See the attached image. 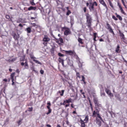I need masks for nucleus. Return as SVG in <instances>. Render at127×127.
Returning a JSON list of instances; mask_svg holds the SVG:
<instances>
[{"mask_svg": "<svg viewBox=\"0 0 127 127\" xmlns=\"http://www.w3.org/2000/svg\"><path fill=\"white\" fill-rule=\"evenodd\" d=\"M27 32L28 33H30L31 31V28L30 27H28L26 29Z\"/></svg>", "mask_w": 127, "mask_h": 127, "instance_id": "aec40b11", "label": "nucleus"}, {"mask_svg": "<svg viewBox=\"0 0 127 127\" xmlns=\"http://www.w3.org/2000/svg\"><path fill=\"white\" fill-rule=\"evenodd\" d=\"M34 17H31V19L32 20H34L36 19L37 18V14L36 13L34 14Z\"/></svg>", "mask_w": 127, "mask_h": 127, "instance_id": "4468645a", "label": "nucleus"}, {"mask_svg": "<svg viewBox=\"0 0 127 127\" xmlns=\"http://www.w3.org/2000/svg\"><path fill=\"white\" fill-rule=\"evenodd\" d=\"M54 48L53 47H52L51 49V51L52 53H54Z\"/></svg>", "mask_w": 127, "mask_h": 127, "instance_id": "58836bf2", "label": "nucleus"}, {"mask_svg": "<svg viewBox=\"0 0 127 127\" xmlns=\"http://www.w3.org/2000/svg\"><path fill=\"white\" fill-rule=\"evenodd\" d=\"M96 122L97 123V124L99 125V126L100 127L101 126V122L100 121H98L97 122Z\"/></svg>", "mask_w": 127, "mask_h": 127, "instance_id": "f704fd0d", "label": "nucleus"}, {"mask_svg": "<svg viewBox=\"0 0 127 127\" xmlns=\"http://www.w3.org/2000/svg\"><path fill=\"white\" fill-rule=\"evenodd\" d=\"M120 10L121 11V12L123 14H125V13L124 12V10L122 7H121V8H120Z\"/></svg>", "mask_w": 127, "mask_h": 127, "instance_id": "7c9ffc66", "label": "nucleus"}, {"mask_svg": "<svg viewBox=\"0 0 127 127\" xmlns=\"http://www.w3.org/2000/svg\"><path fill=\"white\" fill-rule=\"evenodd\" d=\"M122 3H123L124 6H125V4L124 2V1L123 0H122Z\"/></svg>", "mask_w": 127, "mask_h": 127, "instance_id": "e2e57ef3", "label": "nucleus"}, {"mask_svg": "<svg viewBox=\"0 0 127 127\" xmlns=\"http://www.w3.org/2000/svg\"><path fill=\"white\" fill-rule=\"evenodd\" d=\"M59 39H60V41L61 43H63V39L61 37H60L59 38Z\"/></svg>", "mask_w": 127, "mask_h": 127, "instance_id": "79ce46f5", "label": "nucleus"}, {"mask_svg": "<svg viewBox=\"0 0 127 127\" xmlns=\"http://www.w3.org/2000/svg\"><path fill=\"white\" fill-rule=\"evenodd\" d=\"M71 98H68V100H65L66 102V103H68L69 102H71Z\"/></svg>", "mask_w": 127, "mask_h": 127, "instance_id": "f3484780", "label": "nucleus"}, {"mask_svg": "<svg viewBox=\"0 0 127 127\" xmlns=\"http://www.w3.org/2000/svg\"><path fill=\"white\" fill-rule=\"evenodd\" d=\"M82 39L81 38H78V41L80 43L82 44L83 43V42H82Z\"/></svg>", "mask_w": 127, "mask_h": 127, "instance_id": "bb28decb", "label": "nucleus"}, {"mask_svg": "<svg viewBox=\"0 0 127 127\" xmlns=\"http://www.w3.org/2000/svg\"><path fill=\"white\" fill-rule=\"evenodd\" d=\"M116 17L117 18H118L120 20L122 21V18L120 15H117Z\"/></svg>", "mask_w": 127, "mask_h": 127, "instance_id": "a878e982", "label": "nucleus"}, {"mask_svg": "<svg viewBox=\"0 0 127 127\" xmlns=\"http://www.w3.org/2000/svg\"><path fill=\"white\" fill-rule=\"evenodd\" d=\"M88 116H86L85 119L84 120V121H88Z\"/></svg>", "mask_w": 127, "mask_h": 127, "instance_id": "c03bdc74", "label": "nucleus"}, {"mask_svg": "<svg viewBox=\"0 0 127 127\" xmlns=\"http://www.w3.org/2000/svg\"><path fill=\"white\" fill-rule=\"evenodd\" d=\"M108 30L109 31H110V32L111 33H112L113 34H114V32L113 31L111 28L109 29Z\"/></svg>", "mask_w": 127, "mask_h": 127, "instance_id": "c85d7f7f", "label": "nucleus"}, {"mask_svg": "<svg viewBox=\"0 0 127 127\" xmlns=\"http://www.w3.org/2000/svg\"><path fill=\"white\" fill-rule=\"evenodd\" d=\"M106 26L107 27H106V28L107 29H109L111 27L110 25L108 23H107L106 24Z\"/></svg>", "mask_w": 127, "mask_h": 127, "instance_id": "2f4dec72", "label": "nucleus"}, {"mask_svg": "<svg viewBox=\"0 0 127 127\" xmlns=\"http://www.w3.org/2000/svg\"><path fill=\"white\" fill-rule=\"evenodd\" d=\"M25 67L26 68H27L28 67V65L27 63V62L26 60V61L25 62Z\"/></svg>", "mask_w": 127, "mask_h": 127, "instance_id": "cd10ccee", "label": "nucleus"}, {"mask_svg": "<svg viewBox=\"0 0 127 127\" xmlns=\"http://www.w3.org/2000/svg\"><path fill=\"white\" fill-rule=\"evenodd\" d=\"M31 24L32 25V26L35 27L37 26L35 23H31Z\"/></svg>", "mask_w": 127, "mask_h": 127, "instance_id": "8fccbe9b", "label": "nucleus"}, {"mask_svg": "<svg viewBox=\"0 0 127 127\" xmlns=\"http://www.w3.org/2000/svg\"><path fill=\"white\" fill-rule=\"evenodd\" d=\"M46 126L48 127H51V126L47 124L46 125Z\"/></svg>", "mask_w": 127, "mask_h": 127, "instance_id": "774afa93", "label": "nucleus"}, {"mask_svg": "<svg viewBox=\"0 0 127 127\" xmlns=\"http://www.w3.org/2000/svg\"><path fill=\"white\" fill-rule=\"evenodd\" d=\"M84 10L85 12H86V7H84Z\"/></svg>", "mask_w": 127, "mask_h": 127, "instance_id": "052dcab7", "label": "nucleus"}, {"mask_svg": "<svg viewBox=\"0 0 127 127\" xmlns=\"http://www.w3.org/2000/svg\"><path fill=\"white\" fill-rule=\"evenodd\" d=\"M101 96H102V95H103V96H104L105 95V94L104 93V90H103L102 89V90L101 89Z\"/></svg>", "mask_w": 127, "mask_h": 127, "instance_id": "2eb2a0df", "label": "nucleus"}, {"mask_svg": "<svg viewBox=\"0 0 127 127\" xmlns=\"http://www.w3.org/2000/svg\"><path fill=\"white\" fill-rule=\"evenodd\" d=\"M51 112V109H49L48 112L46 114L47 115H48Z\"/></svg>", "mask_w": 127, "mask_h": 127, "instance_id": "c9c22d12", "label": "nucleus"}, {"mask_svg": "<svg viewBox=\"0 0 127 127\" xmlns=\"http://www.w3.org/2000/svg\"><path fill=\"white\" fill-rule=\"evenodd\" d=\"M64 90H62L61 91H61H59L57 93V94L58 93H60V95L61 96H63V95L64 93Z\"/></svg>", "mask_w": 127, "mask_h": 127, "instance_id": "dca6fc26", "label": "nucleus"}, {"mask_svg": "<svg viewBox=\"0 0 127 127\" xmlns=\"http://www.w3.org/2000/svg\"><path fill=\"white\" fill-rule=\"evenodd\" d=\"M78 65L79 67L81 68L82 67V64L81 63L80 61H79L78 63Z\"/></svg>", "mask_w": 127, "mask_h": 127, "instance_id": "c756f323", "label": "nucleus"}, {"mask_svg": "<svg viewBox=\"0 0 127 127\" xmlns=\"http://www.w3.org/2000/svg\"><path fill=\"white\" fill-rule=\"evenodd\" d=\"M62 79V80H63V81L64 82V83H65L67 81L65 79H63V78Z\"/></svg>", "mask_w": 127, "mask_h": 127, "instance_id": "603ef678", "label": "nucleus"}, {"mask_svg": "<svg viewBox=\"0 0 127 127\" xmlns=\"http://www.w3.org/2000/svg\"><path fill=\"white\" fill-rule=\"evenodd\" d=\"M112 18L114 19L115 20L117 21L118 20V19L115 16L113 15L112 17Z\"/></svg>", "mask_w": 127, "mask_h": 127, "instance_id": "ea45409f", "label": "nucleus"}, {"mask_svg": "<svg viewBox=\"0 0 127 127\" xmlns=\"http://www.w3.org/2000/svg\"><path fill=\"white\" fill-rule=\"evenodd\" d=\"M33 61L36 63H37L39 64H41V63L37 60L33 59Z\"/></svg>", "mask_w": 127, "mask_h": 127, "instance_id": "393cba45", "label": "nucleus"}, {"mask_svg": "<svg viewBox=\"0 0 127 127\" xmlns=\"http://www.w3.org/2000/svg\"><path fill=\"white\" fill-rule=\"evenodd\" d=\"M115 51L117 53H119L120 52V51H119V49L116 48V49L115 50Z\"/></svg>", "mask_w": 127, "mask_h": 127, "instance_id": "de8ad7c7", "label": "nucleus"}, {"mask_svg": "<svg viewBox=\"0 0 127 127\" xmlns=\"http://www.w3.org/2000/svg\"><path fill=\"white\" fill-rule=\"evenodd\" d=\"M118 5L119 6V7L120 8H121V7H122L121 6V5H120V4L119 3V2H118Z\"/></svg>", "mask_w": 127, "mask_h": 127, "instance_id": "4d7b16f0", "label": "nucleus"}, {"mask_svg": "<svg viewBox=\"0 0 127 127\" xmlns=\"http://www.w3.org/2000/svg\"><path fill=\"white\" fill-rule=\"evenodd\" d=\"M71 12L70 10H68L67 11V12L66 13V15H68Z\"/></svg>", "mask_w": 127, "mask_h": 127, "instance_id": "72a5a7b5", "label": "nucleus"}, {"mask_svg": "<svg viewBox=\"0 0 127 127\" xmlns=\"http://www.w3.org/2000/svg\"><path fill=\"white\" fill-rule=\"evenodd\" d=\"M36 9V7H33L32 6H31L28 8V10H35Z\"/></svg>", "mask_w": 127, "mask_h": 127, "instance_id": "9d476101", "label": "nucleus"}, {"mask_svg": "<svg viewBox=\"0 0 127 127\" xmlns=\"http://www.w3.org/2000/svg\"><path fill=\"white\" fill-rule=\"evenodd\" d=\"M94 102L96 107L98 108L100 106V105L97 103V101L95 100Z\"/></svg>", "mask_w": 127, "mask_h": 127, "instance_id": "f8f14e48", "label": "nucleus"}, {"mask_svg": "<svg viewBox=\"0 0 127 127\" xmlns=\"http://www.w3.org/2000/svg\"><path fill=\"white\" fill-rule=\"evenodd\" d=\"M14 79L12 80V85H14Z\"/></svg>", "mask_w": 127, "mask_h": 127, "instance_id": "bf43d9fd", "label": "nucleus"}, {"mask_svg": "<svg viewBox=\"0 0 127 127\" xmlns=\"http://www.w3.org/2000/svg\"><path fill=\"white\" fill-rule=\"evenodd\" d=\"M40 73L41 74H43L44 73V71L43 70H40Z\"/></svg>", "mask_w": 127, "mask_h": 127, "instance_id": "3c124183", "label": "nucleus"}, {"mask_svg": "<svg viewBox=\"0 0 127 127\" xmlns=\"http://www.w3.org/2000/svg\"><path fill=\"white\" fill-rule=\"evenodd\" d=\"M61 63L62 65L63 66H64V60H62V61H61Z\"/></svg>", "mask_w": 127, "mask_h": 127, "instance_id": "09e8293b", "label": "nucleus"}, {"mask_svg": "<svg viewBox=\"0 0 127 127\" xmlns=\"http://www.w3.org/2000/svg\"><path fill=\"white\" fill-rule=\"evenodd\" d=\"M25 56H23L21 57L20 58V61L21 62L24 61H26V60H25Z\"/></svg>", "mask_w": 127, "mask_h": 127, "instance_id": "ddd939ff", "label": "nucleus"}, {"mask_svg": "<svg viewBox=\"0 0 127 127\" xmlns=\"http://www.w3.org/2000/svg\"><path fill=\"white\" fill-rule=\"evenodd\" d=\"M25 64V63H24V62H22L21 63V65L22 66H23Z\"/></svg>", "mask_w": 127, "mask_h": 127, "instance_id": "680f3d73", "label": "nucleus"}, {"mask_svg": "<svg viewBox=\"0 0 127 127\" xmlns=\"http://www.w3.org/2000/svg\"><path fill=\"white\" fill-rule=\"evenodd\" d=\"M110 4V6L112 7V8L113 9L114 7H113V4L112 3H111L110 4Z\"/></svg>", "mask_w": 127, "mask_h": 127, "instance_id": "864d4df0", "label": "nucleus"}, {"mask_svg": "<svg viewBox=\"0 0 127 127\" xmlns=\"http://www.w3.org/2000/svg\"><path fill=\"white\" fill-rule=\"evenodd\" d=\"M58 61L60 63H61V61L62 60H64L63 59H62L60 57H59L58 59Z\"/></svg>", "mask_w": 127, "mask_h": 127, "instance_id": "e433bc0d", "label": "nucleus"}, {"mask_svg": "<svg viewBox=\"0 0 127 127\" xmlns=\"http://www.w3.org/2000/svg\"><path fill=\"white\" fill-rule=\"evenodd\" d=\"M22 119H20L17 122V123L18 124V126H19L22 123Z\"/></svg>", "mask_w": 127, "mask_h": 127, "instance_id": "b1692460", "label": "nucleus"}, {"mask_svg": "<svg viewBox=\"0 0 127 127\" xmlns=\"http://www.w3.org/2000/svg\"><path fill=\"white\" fill-rule=\"evenodd\" d=\"M80 121L81 123V127H85V123L83 121L82 119H81Z\"/></svg>", "mask_w": 127, "mask_h": 127, "instance_id": "9b49d317", "label": "nucleus"}, {"mask_svg": "<svg viewBox=\"0 0 127 127\" xmlns=\"http://www.w3.org/2000/svg\"><path fill=\"white\" fill-rule=\"evenodd\" d=\"M105 92L107 94L109 95L110 96H113V95L112 94L110 91L108 89L105 88Z\"/></svg>", "mask_w": 127, "mask_h": 127, "instance_id": "20e7f679", "label": "nucleus"}, {"mask_svg": "<svg viewBox=\"0 0 127 127\" xmlns=\"http://www.w3.org/2000/svg\"><path fill=\"white\" fill-rule=\"evenodd\" d=\"M76 75L78 77H80V75L79 72H77L76 73Z\"/></svg>", "mask_w": 127, "mask_h": 127, "instance_id": "5fc2aeb1", "label": "nucleus"}, {"mask_svg": "<svg viewBox=\"0 0 127 127\" xmlns=\"http://www.w3.org/2000/svg\"><path fill=\"white\" fill-rule=\"evenodd\" d=\"M6 18L8 19H9L10 18V17L9 15H6Z\"/></svg>", "mask_w": 127, "mask_h": 127, "instance_id": "49530a36", "label": "nucleus"}, {"mask_svg": "<svg viewBox=\"0 0 127 127\" xmlns=\"http://www.w3.org/2000/svg\"><path fill=\"white\" fill-rule=\"evenodd\" d=\"M86 19H87V26L89 28L91 29V23L92 19L91 17L88 13H87L86 15Z\"/></svg>", "mask_w": 127, "mask_h": 127, "instance_id": "f03ea898", "label": "nucleus"}, {"mask_svg": "<svg viewBox=\"0 0 127 127\" xmlns=\"http://www.w3.org/2000/svg\"><path fill=\"white\" fill-rule=\"evenodd\" d=\"M82 81H85V78L84 77V76H82Z\"/></svg>", "mask_w": 127, "mask_h": 127, "instance_id": "a18cd8bd", "label": "nucleus"}, {"mask_svg": "<svg viewBox=\"0 0 127 127\" xmlns=\"http://www.w3.org/2000/svg\"><path fill=\"white\" fill-rule=\"evenodd\" d=\"M18 26L20 27L21 28H22L23 27V26L21 24H19V25H18Z\"/></svg>", "mask_w": 127, "mask_h": 127, "instance_id": "13d9d810", "label": "nucleus"}, {"mask_svg": "<svg viewBox=\"0 0 127 127\" xmlns=\"http://www.w3.org/2000/svg\"><path fill=\"white\" fill-rule=\"evenodd\" d=\"M97 33H94V38L93 40L94 41H96V35Z\"/></svg>", "mask_w": 127, "mask_h": 127, "instance_id": "a211bd4d", "label": "nucleus"}, {"mask_svg": "<svg viewBox=\"0 0 127 127\" xmlns=\"http://www.w3.org/2000/svg\"><path fill=\"white\" fill-rule=\"evenodd\" d=\"M65 53L66 54H68L70 55H72L74 54V53H75V52L74 51H72L71 50L68 51H65Z\"/></svg>", "mask_w": 127, "mask_h": 127, "instance_id": "39448f33", "label": "nucleus"}, {"mask_svg": "<svg viewBox=\"0 0 127 127\" xmlns=\"http://www.w3.org/2000/svg\"><path fill=\"white\" fill-rule=\"evenodd\" d=\"M30 2L31 4L32 5H35V3H34L33 1H30Z\"/></svg>", "mask_w": 127, "mask_h": 127, "instance_id": "37998d69", "label": "nucleus"}, {"mask_svg": "<svg viewBox=\"0 0 127 127\" xmlns=\"http://www.w3.org/2000/svg\"><path fill=\"white\" fill-rule=\"evenodd\" d=\"M119 31L120 36L122 37V39H124L125 37L124 34L123 33L121 32L120 30H119Z\"/></svg>", "mask_w": 127, "mask_h": 127, "instance_id": "1a4fd4ad", "label": "nucleus"}, {"mask_svg": "<svg viewBox=\"0 0 127 127\" xmlns=\"http://www.w3.org/2000/svg\"><path fill=\"white\" fill-rule=\"evenodd\" d=\"M32 109L33 108L32 107H31V108L29 107L28 108V109L27 110L29 111H32Z\"/></svg>", "mask_w": 127, "mask_h": 127, "instance_id": "4c0bfd02", "label": "nucleus"}, {"mask_svg": "<svg viewBox=\"0 0 127 127\" xmlns=\"http://www.w3.org/2000/svg\"><path fill=\"white\" fill-rule=\"evenodd\" d=\"M94 3H95V5L96 6H97V3L96 1H94L93 3H92V2L90 1V3H89L90 4L89 7V10H90V12L93 11V13L95 14V15L96 16L97 15V14L96 10L94 8Z\"/></svg>", "mask_w": 127, "mask_h": 127, "instance_id": "f257e3e1", "label": "nucleus"}, {"mask_svg": "<svg viewBox=\"0 0 127 127\" xmlns=\"http://www.w3.org/2000/svg\"><path fill=\"white\" fill-rule=\"evenodd\" d=\"M96 113L95 111H94L93 113V116L94 117H95L96 116Z\"/></svg>", "mask_w": 127, "mask_h": 127, "instance_id": "a19ab883", "label": "nucleus"}, {"mask_svg": "<svg viewBox=\"0 0 127 127\" xmlns=\"http://www.w3.org/2000/svg\"><path fill=\"white\" fill-rule=\"evenodd\" d=\"M44 104H42L41 105V107H40V109H43V108H44L43 106H44Z\"/></svg>", "mask_w": 127, "mask_h": 127, "instance_id": "6e6d98bb", "label": "nucleus"}, {"mask_svg": "<svg viewBox=\"0 0 127 127\" xmlns=\"http://www.w3.org/2000/svg\"><path fill=\"white\" fill-rule=\"evenodd\" d=\"M100 3L105 6L107 9V7L103 0H99Z\"/></svg>", "mask_w": 127, "mask_h": 127, "instance_id": "0eeeda50", "label": "nucleus"}, {"mask_svg": "<svg viewBox=\"0 0 127 127\" xmlns=\"http://www.w3.org/2000/svg\"><path fill=\"white\" fill-rule=\"evenodd\" d=\"M12 35L15 40H18V39L19 38V34L18 33H16L14 32H13L12 33Z\"/></svg>", "mask_w": 127, "mask_h": 127, "instance_id": "7ed1b4c3", "label": "nucleus"}, {"mask_svg": "<svg viewBox=\"0 0 127 127\" xmlns=\"http://www.w3.org/2000/svg\"><path fill=\"white\" fill-rule=\"evenodd\" d=\"M30 57L32 59H35L36 58L35 57H34L33 55L32 54V53H31L30 54Z\"/></svg>", "mask_w": 127, "mask_h": 127, "instance_id": "412c9836", "label": "nucleus"}, {"mask_svg": "<svg viewBox=\"0 0 127 127\" xmlns=\"http://www.w3.org/2000/svg\"><path fill=\"white\" fill-rule=\"evenodd\" d=\"M50 40V39L48 38L47 36H45L43 38V41L45 42L43 43V44H44V43L45 42L49 41Z\"/></svg>", "mask_w": 127, "mask_h": 127, "instance_id": "423d86ee", "label": "nucleus"}, {"mask_svg": "<svg viewBox=\"0 0 127 127\" xmlns=\"http://www.w3.org/2000/svg\"><path fill=\"white\" fill-rule=\"evenodd\" d=\"M66 101L65 100H64V102L63 103V105H64L65 104Z\"/></svg>", "mask_w": 127, "mask_h": 127, "instance_id": "338daca9", "label": "nucleus"}, {"mask_svg": "<svg viewBox=\"0 0 127 127\" xmlns=\"http://www.w3.org/2000/svg\"><path fill=\"white\" fill-rule=\"evenodd\" d=\"M67 62L68 64L70 66H73L72 61L70 60L69 59H68L67 60Z\"/></svg>", "mask_w": 127, "mask_h": 127, "instance_id": "6e6552de", "label": "nucleus"}, {"mask_svg": "<svg viewBox=\"0 0 127 127\" xmlns=\"http://www.w3.org/2000/svg\"><path fill=\"white\" fill-rule=\"evenodd\" d=\"M64 33L65 35H67L69 34V31L66 30L65 31Z\"/></svg>", "mask_w": 127, "mask_h": 127, "instance_id": "6ab92c4d", "label": "nucleus"}, {"mask_svg": "<svg viewBox=\"0 0 127 127\" xmlns=\"http://www.w3.org/2000/svg\"><path fill=\"white\" fill-rule=\"evenodd\" d=\"M96 114L97 115V116L102 121V119L101 117L100 116L98 112H96Z\"/></svg>", "mask_w": 127, "mask_h": 127, "instance_id": "5701e85b", "label": "nucleus"}, {"mask_svg": "<svg viewBox=\"0 0 127 127\" xmlns=\"http://www.w3.org/2000/svg\"><path fill=\"white\" fill-rule=\"evenodd\" d=\"M58 55L60 57H64V55L60 53H58Z\"/></svg>", "mask_w": 127, "mask_h": 127, "instance_id": "473e14b6", "label": "nucleus"}, {"mask_svg": "<svg viewBox=\"0 0 127 127\" xmlns=\"http://www.w3.org/2000/svg\"><path fill=\"white\" fill-rule=\"evenodd\" d=\"M15 73L14 72L13 73H12L11 74L10 76H11V80L12 79H14V76L15 74Z\"/></svg>", "mask_w": 127, "mask_h": 127, "instance_id": "4be33fe9", "label": "nucleus"}, {"mask_svg": "<svg viewBox=\"0 0 127 127\" xmlns=\"http://www.w3.org/2000/svg\"><path fill=\"white\" fill-rule=\"evenodd\" d=\"M90 105L91 108L92 109L93 106H92V103H90Z\"/></svg>", "mask_w": 127, "mask_h": 127, "instance_id": "69168bd1", "label": "nucleus"}, {"mask_svg": "<svg viewBox=\"0 0 127 127\" xmlns=\"http://www.w3.org/2000/svg\"><path fill=\"white\" fill-rule=\"evenodd\" d=\"M73 20H70V22L71 23V25H72L73 24V23L72 22Z\"/></svg>", "mask_w": 127, "mask_h": 127, "instance_id": "0e129e2a", "label": "nucleus"}]
</instances>
